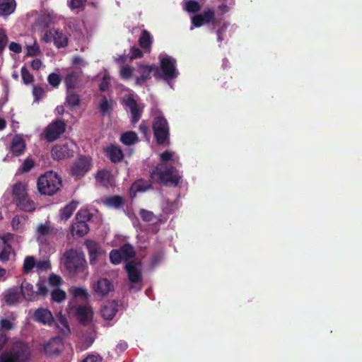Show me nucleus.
I'll return each mask as SVG.
<instances>
[{"label": "nucleus", "mask_w": 362, "mask_h": 362, "mask_svg": "<svg viewBox=\"0 0 362 362\" xmlns=\"http://www.w3.org/2000/svg\"><path fill=\"white\" fill-rule=\"evenodd\" d=\"M150 178L153 183L165 186H177L180 184L181 176L174 166L160 163L151 172Z\"/></svg>", "instance_id": "nucleus-1"}, {"label": "nucleus", "mask_w": 362, "mask_h": 362, "mask_svg": "<svg viewBox=\"0 0 362 362\" xmlns=\"http://www.w3.org/2000/svg\"><path fill=\"white\" fill-rule=\"evenodd\" d=\"M63 262L66 269L73 274L88 275L87 262L84 253L76 249H70L64 252Z\"/></svg>", "instance_id": "nucleus-2"}, {"label": "nucleus", "mask_w": 362, "mask_h": 362, "mask_svg": "<svg viewBox=\"0 0 362 362\" xmlns=\"http://www.w3.org/2000/svg\"><path fill=\"white\" fill-rule=\"evenodd\" d=\"M37 187L41 194L52 196L62 187V180L56 173L48 171L37 179Z\"/></svg>", "instance_id": "nucleus-3"}, {"label": "nucleus", "mask_w": 362, "mask_h": 362, "mask_svg": "<svg viewBox=\"0 0 362 362\" xmlns=\"http://www.w3.org/2000/svg\"><path fill=\"white\" fill-rule=\"evenodd\" d=\"M152 129L156 143L164 145L169 143L170 127L167 119L163 116H156L152 122Z\"/></svg>", "instance_id": "nucleus-4"}, {"label": "nucleus", "mask_w": 362, "mask_h": 362, "mask_svg": "<svg viewBox=\"0 0 362 362\" xmlns=\"http://www.w3.org/2000/svg\"><path fill=\"white\" fill-rule=\"evenodd\" d=\"M191 30L194 28H200L204 25H215L219 23V20L216 18L215 10L213 8L207 7L202 13L193 15L190 18Z\"/></svg>", "instance_id": "nucleus-5"}, {"label": "nucleus", "mask_w": 362, "mask_h": 362, "mask_svg": "<svg viewBox=\"0 0 362 362\" xmlns=\"http://www.w3.org/2000/svg\"><path fill=\"white\" fill-rule=\"evenodd\" d=\"M92 166L91 158L81 155L73 162L70 175L76 179H81L91 170Z\"/></svg>", "instance_id": "nucleus-6"}, {"label": "nucleus", "mask_w": 362, "mask_h": 362, "mask_svg": "<svg viewBox=\"0 0 362 362\" xmlns=\"http://www.w3.org/2000/svg\"><path fill=\"white\" fill-rule=\"evenodd\" d=\"M44 42L49 43L54 42V45L58 48H64L68 45V37L59 29L52 28L45 32L42 37Z\"/></svg>", "instance_id": "nucleus-7"}, {"label": "nucleus", "mask_w": 362, "mask_h": 362, "mask_svg": "<svg viewBox=\"0 0 362 362\" xmlns=\"http://www.w3.org/2000/svg\"><path fill=\"white\" fill-rule=\"evenodd\" d=\"M176 61L170 57H164L160 60V78L170 81L177 77L178 73L175 69Z\"/></svg>", "instance_id": "nucleus-8"}, {"label": "nucleus", "mask_w": 362, "mask_h": 362, "mask_svg": "<svg viewBox=\"0 0 362 362\" xmlns=\"http://www.w3.org/2000/svg\"><path fill=\"white\" fill-rule=\"evenodd\" d=\"M66 124L63 120L58 119L50 123L45 130V138L48 142L57 140L65 132Z\"/></svg>", "instance_id": "nucleus-9"}, {"label": "nucleus", "mask_w": 362, "mask_h": 362, "mask_svg": "<svg viewBox=\"0 0 362 362\" xmlns=\"http://www.w3.org/2000/svg\"><path fill=\"white\" fill-rule=\"evenodd\" d=\"M74 144L73 143L59 144L54 145L51 150V156L54 160H60L74 156Z\"/></svg>", "instance_id": "nucleus-10"}, {"label": "nucleus", "mask_w": 362, "mask_h": 362, "mask_svg": "<svg viewBox=\"0 0 362 362\" xmlns=\"http://www.w3.org/2000/svg\"><path fill=\"white\" fill-rule=\"evenodd\" d=\"M139 71L141 76L136 78L135 84L136 86H142L146 81L151 78V73L153 71L154 76L156 78H160V69L155 64H139Z\"/></svg>", "instance_id": "nucleus-11"}, {"label": "nucleus", "mask_w": 362, "mask_h": 362, "mask_svg": "<svg viewBox=\"0 0 362 362\" xmlns=\"http://www.w3.org/2000/svg\"><path fill=\"white\" fill-rule=\"evenodd\" d=\"M9 351L17 362H27L30 358V349L28 345L24 342H15Z\"/></svg>", "instance_id": "nucleus-12"}, {"label": "nucleus", "mask_w": 362, "mask_h": 362, "mask_svg": "<svg viewBox=\"0 0 362 362\" xmlns=\"http://www.w3.org/2000/svg\"><path fill=\"white\" fill-rule=\"evenodd\" d=\"M92 288L98 297L104 298L108 296L110 292L114 291L115 286L110 279L100 278L93 284Z\"/></svg>", "instance_id": "nucleus-13"}, {"label": "nucleus", "mask_w": 362, "mask_h": 362, "mask_svg": "<svg viewBox=\"0 0 362 362\" xmlns=\"http://www.w3.org/2000/svg\"><path fill=\"white\" fill-rule=\"evenodd\" d=\"M122 104L130 110L132 124H136L141 119L142 112L136 100L133 97L129 96L123 100Z\"/></svg>", "instance_id": "nucleus-14"}, {"label": "nucleus", "mask_w": 362, "mask_h": 362, "mask_svg": "<svg viewBox=\"0 0 362 362\" xmlns=\"http://www.w3.org/2000/svg\"><path fill=\"white\" fill-rule=\"evenodd\" d=\"M33 318L35 321L43 325H50L54 322L52 313L45 308L37 309L34 313Z\"/></svg>", "instance_id": "nucleus-15"}, {"label": "nucleus", "mask_w": 362, "mask_h": 362, "mask_svg": "<svg viewBox=\"0 0 362 362\" xmlns=\"http://www.w3.org/2000/svg\"><path fill=\"white\" fill-rule=\"evenodd\" d=\"M125 270L128 274V278L132 284H137L142 281L141 272L137 269L134 262H128L125 264Z\"/></svg>", "instance_id": "nucleus-16"}, {"label": "nucleus", "mask_w": 362, "mask_h": 362, "mask_svg": "<svg viewBox=\"0 0 362 362\" xmlns=\"http://www.w3.org/2000/svg\"><path fill=\"white\" fill-rule=\"evenodd\" d=\"M86 246L89 255L90 264L94 265L101 252V247L98 243L93 240H87L86 242Z\"/></svg>", "instance_id": "nucleus-17"}, {"label": "nucleus", "mask_w": 362, "mask_h": 362, "mask_svg": "<svg viewBox=\"0 0 362 362\" xmlns=\"http://www.w3.org/2000/svg\"><path fill=\"white\" fill-rule=\"evenodd\" d=\"M62 346V339L59 337H53L45 345L44 351L47 355L59 354Z\"/></svg>", "instance_id": "nucleus-18"}, {"label": "nucleus", "mask_w": 362, "mask_h": 362, "mask_svg": "<svg viewBox=\"0 0 362 362\" xmlns=\"http://www.w3.org/2000/svg\"><path fill=\"white\" fill-rule=\"evenodd\" d=\"M81 74L79 71H71L65 76L64 83L68 91L76 88L80 82Z\"/></svg>", "instance_id": "nucleus-19"}, {"label": "nucleus", "mask_w": 362, "mask_h": 362, "mask_svg": "<svg viewBox=\"0 0 362 362\" xmlns=\"http://www.w3.org/2000/svg\"><path fill=\"white\" fill-rule=\"evenodd\" d=\"M22 297L17 288H11L4 293V300L7 305H13L19 302Z\"/></svg>", "instance_id": "nucleus-20"}, {"label": "nucleus", "mask_w": 362, "mask_h": 362, "mask_svg": "<svg viewBox=\"0 0 362 362\" xmlns=\"http://www.w3.org/2000/svg\"><path fill=\"white\" fill-rule=\"evenodd\" d=\"M105 151L110 161L113 163L120 162L124 158V153L122 149L117 146L111 145L107 147Z\"/></svg>", "instance_id": "nucleus-21"}, {"label": "nucleus", "mask_w": 362, "mask_h": 362, "mask_svg": "<svg viewBox=\"0 0 362 362\" xmlns=\"http://www.w3.org/2000/svg\"><path fill=\"white\" fill-rule=\"evenodd\" d=\"M25 149V144L24 139L21 136L16 135L11 144V151L14 156H18L23 153Z\"/></svg>", "instance_id": "nucleus-22"}, {"label": "nucleus", "mask_w": 362, "mask_h": 362, "mask_svg": "<svg viewBox=\"0 0 362 362\" xmlns=\"http://www.w3.org/2000/svg\"><path fill=\"white\" fill-rule=\"evenodd\" d=\"M21 293L26 300L32 301L36 299V291L33 289V286L30 283L24 280L21 285Z\"/></svg>", "instance_id": "nucleus-23"}, {"label": "nucleus", "mask_w": 362, "mask_h": 362, "mask_svg": "<svg viewBox=\"0 0 362 362\" xmlns=\"http://www.w3.org/2000/svg\"><path fill=\"white\" fill-rule=\"evenodd\" d=\"M117 303L113 300L105 305L101 309V315L106 320H111L117 313Z\"/></svg>", "instance_id": "nucleus-24"}, {"label": "nucleus", "mask_w": 362, "mask_h": 362, "mask_svg": "<svg viewBox=\"0 0 362 362\" xmlns=\"http://www.w3.org/2000/svg\"><path fill=\"white\" fill-rule=\"evenodd\" d=\"M16 7L15 0H0V16H8L13 13Z\"/></svg>", "instance_id": "nucleus-25"}, {"label": "nucleus", "mask_w": 362, "mask_h": 362, "mask_svg": "<svg viewBox=\"0 0 362 362\" xmlns=\"http://www.w3.org/2000/svg\"><path fill=\"white\" fill-rule=\"evenodd\" d=\"M73 235L83 237L89 231V226L87 223L76 221L74 223L71 228Z\"/></svg>", "instance_id": "nucleus-26"}, {"label": "nucleus", "mask_w": 362, "mask_h": 362, "mask_svg": "<svg viewBox=\"0 0 362 362\" xmlns=\"http://www.w3.org/2000/svg\"><path fill=\"white\" fill-rule=\"evenodd\" d=\"M78 206V202L71 201L60 210V218L67 221Z\"/></svg>", "instance_id": "nucleus-27"}, {"label": "nucleus", "mask_w": 362, "mask_h": 362, "mask_svg": "<svg viewBox=\"0 0 362 362\" xmlns=\"http://www.w3.org/2000/svg\"><path fill=\"white\" fill-rule=\"evenodd\" d=\"M17 206L23 211L31 212L35 209V204L28 195L16 201Z\"/></svg>", "instance_id": "nucleus-28"}, {"label": "nucleus", "mask_w": 362, "mask_h": 362, "mask_svg": "<svg viewBox=\"0 0 362 362\" xmlns=\"http://www.w3.org/2000/svg\"><path fill=\"white\" fill-rule=\"evenodd\" d=\"M153 43V37L150 32L143 30L139 38V46L143 49H149Z\"/></svg>", "instance_id": "nucleus-29"}, {"label": "nucleus", "mask_w": 362, "mask_h": 362, "mask_svg": "<svg viewBox=\"0 0 362 362\" xmlns=\"http://www.w3.org/2000/svg\"><path fill=\"white\" fill-rule=\"evenodd\" d=\"M200 4L195 0H188L183 3L182 8L189 13L198 14L201 11Z\"/></svg>", "instance_id": "nucleus-30"}, {"label": "nucleus", "mask_w": 362, "mask_h": 362, "mask_svg": "<svg viewBox=\"0 0 362 362\" xmlns=\"http://www.w3.org/2000/svg\"><path fill=\"white\" fill-rule=\"evenodd\" d=\"M138 140H139V138H138L137 134L134 132H132V131H129V132H126L123 133L120 137V141L123 144L127 145V146L132 145V144H135L136 142H137Z\"/></svg>", "instance_id": "nucleus-31"}, {"label": "nucleus", "mask_w": 362, "mask_h": 362, "mask_svg": "<svg viewBox=\"0 0 362 362\" xmlns=\"http://www.w3.org/2000/svg\"><path fill=\"white\" fill-rule=\"evenodd\" d=\"M66 102L70 108H74L79 106L81 103V97L77 93L71 90H67V95L66 97Z\"/></svg>", "instance_id": "nucleus-32"}, {"label": "nucleus", "mask_w": 362, "mask_h": 362, "mask_svg": "<svg viewBox=\"0 0 362 362\" xmlns=\"http://www.w3.org/2000/svg\"><path fill=\"white\" fill-rule=\"evenodd\" d=\"M88 310L86 305H80L75 309L74 315L81 324H85L88 321Z\"/></svg>", "instance_id": "nucleus-33"}, {"label": "nucleus", "mask_w": 362, "mask_h": 362, "mask_svg": "<svg viewBox=\"0 0 362 362\" xmlns=\"http://www.w3.org/2000/svg\"><path fill=\"white\" fill-rule=\"evenodd\" d=\"M13 195L16 201L28 195L25 185L22 182L16 183L13 187Z\"/></svg>", "instance_id": "nucleus-34"}, {"label": "nucleus", "mask_w": 362, "mask_h": 362, "mask_svg": "<svg viewBox=\"0 0 362 362\" xmlns=\"http://www.w3.org/2000/svg\"><path fill=\"white\" fill-rule=\"evenodd\" d=\"M119 250L122 253V255L124 261L133 258L136 255L134 247L129 243H125L123 245H122L119 248Z\"/></svg>", "instance_id": "nucleus-35"}, {"label": "nucleus", "mask_w": 362, "mask_h": 362, "mask_svg": "<svg viewBox=\"0 0 362 362\" xmlns=\"http://www.w3.org/2000/svg\"><path fill=\"white\" fill-rule=\"evenodd\" d=\"M98 107L100 113L105 115L112 109V100L103 95L99 102Z\"/></svg>", "instance_id": "nucleus-36"}, {"label": "nucleus", "mask_w": 362, "mask_h": 362, "mask_svg": "<svg viewBox=\"0 0 362 362\" xmlns=\"http://www.w3.org/2000/svg\"><path fill=\"white\" fill-rule=\"evenodd\" d=\"M70 293L76 298H81L83 300H88L89 294L87 290L82 287H74L70 289Z\"/></svg>", "instance_id": "nucleus-37"}, {"label": "nucleus", "mask_w": 362, "mask_h": 362, "mask_svg": "<svg viewBox=\"0 0 362 362\" xmlns=\"http://www.w3.org/2000/svg\"><path fill=\"white\" fill-rule=\"evenodd\" d=\"M35 265L36 262L34 257H26L23 265V273L28 274L35 267Z\"/></svg>", "instance_id": "nucleus-38"}, {"label": "nucleus", "mask_w": 362, "mask_h": 362, "mask_svg": "<svg viewBox=\"0 0 362 362\" xmlns=\"http://www.w3.org/2000/svg\"><path fill=\"white\" fill-rule=\"evenodd\" d=\"M110 260L112 264L115 265H117L122 262V260H124V258L122 255V253L119 250H112L110 252Z\"/></svg>", "instance_id": "nucleus-39"}, {"label": "nucleus", "mask_w": 362, "mask_h": 362, "mask_svg": "<svg viewBox=\"0 0 362 362\" xmlns=\"http://www.w3.org/2000/svg\"><path fill=\"white\" fill-rule=\"evenodd\" d=\"M21 78H22L23 82L25 85L30 84L33 82V81H34L33 75L30 73L28 69L25 66L21 68Z\"/></svg>", "instance_id": "nucleus-40"}, {"label": "nucleus", "mask_w": 362, "mask_h": 362, "mask_svg": "<svg viewBox=\"0 0 362 362\" xmlns=\"http://www.w3.org/2000/svg\"><path fill=\"white\" fill-rule=\"evenodd\" d=\"M93 215L87 210H79L76 216V221L87 223L90 221Z\"/></svg>", "instance_id": "nucleus-41"}, {"label": "nucleus", "mask_w": 362, "mask_h": 362, "mask_svg": "<svg viewBox=\"0 0 362 362\" xmlns=\"http://www.w3.org/2000/svg\"><path fill=\"white\" fill-rule=\"evenodd\" d=\"M107 204L115 208H119L124 204V199L120 196H112L107 199Z\"/></svg>", "instance_id": "nucleus-42"}, {"label": "nucleus", "mask_w": 362, "mask_h": 362, "mask_svg": "<svg viewBox=\"0 0 362 362\" xmlns=\"http://www.w3.org/2000/svg\"><path fill=\"white\" fill-rule=\"evenodd\" d=\"M150 187L151 185H148L146 181L140 180L134 182L132 188L135 189L136 192H144L150 188Z\"/></svg>", "instance_id": "nucleus-43"}, {"label": "nucleus", "mask_w": 362, "mask_h": 362, "mask_svg": "<svg viewBox=\"0 0 362 362\" xmlns=\"http://www.w3.org/2000/svg\"><path fill=\"white\" fill-rule=\"evenodd\" d=\"M134 68L129 65H124L120 69V76L122 79H129L133 76Z\"/></svg>", "instance_id": "nucleus-44"}, {"label": "nucleus", "mask_w": 362, "mask_h": 362, "mask_svg": "<svg viewBox=\"0 0 362 362\" xmlns=\"http://www.w3.org/2000/svg\"><path fill=\"white\" fill-rule=\"evenodd\" d=\"M53 301L61 303L66 298V293L61 289H56L51 293Z\"/></svg>", "instance_id": "nucleus-45"}, {"label": "nucleus", "mask_w": 362, "mask_h": 362, "mask_svg": "<svg viewBox=\"0 0 362 362\" xmlns=\"http://www.w3.org/2000/svg\"><path fill=\"white\" fill-rule=\"evenodd\" d=\"M37 290L36 291V297L41 296L45 297L48 294V288L45 281L39 280L37 283Z\"/></svg>", "instance_id": "nucleus-46"}, {"label": "nucleus", "mask_w": 362, "mask_h": 362, "mask_svg": "<svg viewBox=\"0 0 362 362\" xmlns=\"http://www.w3.org/2000/svg\"><path fill=\"white\" fill-rule=\"evenodd\" d=\"M139 216L145 222H151L155 219V216L152 211L144 209H140Z\"/></svg>", "instance_id": "nucleus-47"}, {"label": "nucleus", "mask_w": 362, "mask_h": 362, "mask_svg": "<svg viewBox=\"0 0 362 362\" xmlns=\"http://www.w3.org/2000/svg\"><path fill=\"white\" fill-rule=\"evenodd\" d=\"M52 228L49 222L40 224L37 228V233L40 235H47L51 233Z\"/></svg>", "instance_id": "nucleus-48"}, {"label": "nucleus", "mask_w": 362, "mask_h": 362, "mask_svg": "<svg viewBox=\"0 0 362 362\" xmlns=\"http://www.w3.org/2000/svg\"><path fill=\"white\" fill-rule=\"evenodd\" d=\"M48 83L54 88H57L61 83L60 76L55 73L50 74L47 77Z\"/></svg>", "instance_id": "nucleus-49"}, {"label": "nucleus", "mask_w": 362, "mask_h": 362, "mask_svg": "<svg viewBox=\"0 0 362 362\" xmlns=\"http://www.w3.org/2000/svg\"><path fill=\"white\" fill-rule=\"evenodd\" d=\"M86 4V1L85 0H70L68 3V6L71 10L78 8L83 10Z\"/></svg>", "instance_id": "nucleus-50"}, {"label": "nucleus", "mask_w": 362, "mask_h": 362, "mask_svg": "<svg viewBox=\"0 0 362 362\" xmlns=\"http://www.w3.org/2000/svg\"><path fill=\"white\" fill-rule=\"evenodd\" d=\"M11 250V245L4 246L2 250L0 252V261L2 262L8 261Z\"/></svg>", "instance_id": "nucleus-51"}, {"label": "nucleus", "mask_w": 362, "mask_h": 362, "mask_svg": "<svg viewBox=\"0 0 362 362\" xmlns=\"http://www.w3.org/2000/svg\"><path fill=\"white\" fill-rule=\"evenodd\" d=\"M8 42V37L6 31L4 29L0 28V54L3 52L6 48Z\"/></svg>", "instance_id": "nucleus-52"}, {"label": "nucleus", "mask_w": 362, "mask_h": 362, "mask_svg": "<svg viewBox=\"0 0 362 362\" xmlns=\"http://www.w3.org/2000/svg\"><path fill=\"white\" fill-rule=\"evenodd\" d=\"M33 95L35 98V101H39L45 95V90L39 86H34L33 88Z\"/></svg>", "instance_id": "nucleus-53"}, {"label": "nucleus", "mask_w": 362, "mask_h": 362, "mask_svg": "<svg viewBox=\"0 0 362 362\" xmlns=\"http://www.w3.org/2000/svg\"><path fill=\"white\" fill-rule=\"evenodd\" d=\"M0 362H17L10 351H3L0 355Z\"/></svg>", "instance_id": "nucleus-54"}, {"label": "nucleus", "mask_w": 362, "mask_h": 362, "mask_svg": "<svg viewBox=\"0 0 362 362\" xmlns=\"http://www.w3.org/2000/svg\"><path fill=\"white\" fill-rule=\"evenodd\" d=\"M229 23L228 22H224L216 31V34L217 35V40L221 42L223 40V34L226 32Z\"/></svg>", "instance_id": "nucleus-55"}, {"label": "nucleus", "mask_w": 362, "mask_h": 362, "mask_svg": "<svg viewBox=\"0 0 362 362\" xmlns=\"http://www.w3.org/2000/svg\"><path fill=\"white\" fill-rule=\"evenodd\" d=\"M40 53V47L37 44L28 46L27 47V56L34 57L37 56Z\"/></svg>", "instance_id": "nucleus-56"}, {"label": "nucleus", "mask_w": 362, "mask_h": 362, "mask_svg": "<svg viewBox=\"0 0 362 362\" xmlns=\"http://www.w3.org/2000/svg\"><path fill=\"white\" fill-rule=\"evenodd\" d=\"M34 166V162L30 158H26L21 165V171L23 173L29 172Z\"/></svg>", "instance_id": "nucleus-57"}, {"label": "nucleus", "mask_w": 362, "mask_h": 362, "mask_svg": "<svg viewBox=\"0 0 362 362\" xmlns=\"http://www.w3.org/2000/svg\"><path fill=\"white\" fill-rule=\"evenodd\" d=\"M49 283L52 286H59V285L62 284V279L59 276L56 275L54 274H52L49 276Z\"/></svg>", "instance_id": "nucleus-58"}, {"label": "nucleus", "mask_w": 362, "mask_h": 362, "mask_svg": "<svg viewBox=\"0 0 362 362\" xmlns=\"http://www.w3.org/2000/svg\"><path fill=\"white\" fill-rule=\"evenodd\" d=\"M59 322L62 326V330H61L62 334L64 336V335H67L68 334H69L70 329H69V324H68L66 320L64 317H61L59 318Z\"/></svg>", "instance_id": "nucleus-59"}, {"label": "nucleus", "mask_w": 362, "mask_h": 362, "mask_svg": "<svg viewBox=\"0 0 362 362\" xmlns=\"http://www.w3.org/2000/svg\"><path fill=\"white\" fill-rule=\"evenodd\" d=\"M129 54V58L131 60L139 59L143 57V52L141 51V49L135 47H132L130 49Z\"/></svg>", "instance_id": "nucleus-60"}, {"label": "nucleus", "mask_w": 362, "mask_h": 362, "mask_svg": "<svg viewBox=\"0 0 362 362\" xmlns=\"http://www.w3.org/2000/svg\"><path fill=\"white\" fill-rule=\"evenodd\" d=\"M0 327H1L0 329L5 332V330L8 331V330L12 329L13 328V325L9 320L5 318V319L1 320Z\"/></svg>", "instance_id": "nucleus-61"}, {"label": "nucleus", "mask_w": 362, "mask_h": 362, "mask_svg": "<svg viewBox=\"0 0 362 362\" xmlns=\"http://www.w3.org/2000/svg\"><path fill=\"white\" fill-rule=\"evenodd\" d=\"M110 86V78L107 76H104L99 84V90L101 92L105 91Z\"/></svg>", "instance_id": "nucleus-62"}, {"label": "nucleus", "mask_w": 362, "mask_h": 362, "mask_svg": "<svg viewBox=\"0 0 362 362\" xmlns=\"http://www.w3.org/2000/svg\"><path fill=\"white\" fill-rule=\"evenodd\" d=\"M139 129L140 132L142 134H144V136L145 137H146L148 135L149 127H148V123L145 120H143L141 122V123L139 125Z\"/></svg>", "instance_id": "nucleus-63"}, {"label": "nucleus", "mask_w": 362, "mask_h": 362, "mask_svg": "<svg viewBox=\"0 0 362 362\" xmlns=\"http://www.w3.org/2000/svg\"><path fill=\"white\" fill-rule=\"evenodd\" d=\"M102 358L99 356L88 355L81 362H100Z\"/></svg>", "instance_id": "nucleus-64"}]
</instances>
